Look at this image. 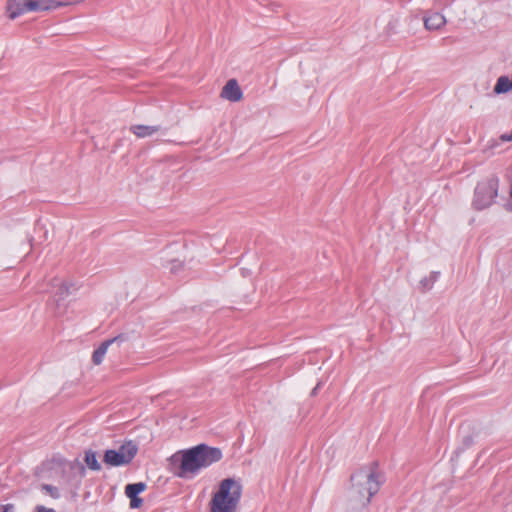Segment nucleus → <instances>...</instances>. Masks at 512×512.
<instances>
[{
	"instance_id": "nucleus-5",
	"label": "nucleus",
	"mask_w": 512,
	"mask_h": 512,
	"mask_svg": "<svg viewBox=\"0 0 512 512\" xmlns=\"http://www.w3.org/2000/svg\"><path fill=\"white\" fill-rule=\"evenodd\" d=\"M243 93L236 79H230L221 91V97L231 102L242 99Z\"/></svg>"
},
{
	"instance_id": "nucleus-2",
	"label": "nucleus",
	"mask_w": 512,
	"mask_h": 512,
	"mask_svg": "<svg viewBox=\"0 0 512 512\" xmlns=\"http://www.w3.org/2000/svg\"><path fill=\"white\" fill-rule=\"evenodd\" d=\"M377 463L371 468H361L351 475L352 490L361 505L367 506L378 493L383 481L376 471Z\"/></svg>"
},
{
	"instance_id": "nucleus-13",
	"label": "nucleus",
	"mask_w": 512,
	"mask_h": 512,
	"mask_svg": "<svg viewBox=\"0 0 512 512\" xmlns=\"http://www.w3.org/2000/svg\"><path fill=\"white\" fill-rule=\"evenodd\" d=\"M510 90H512V79L510 80L507 76H500L494 86V93L503 94Z\"/></svg>"
},
{
	"instance_id": "nucleus-10",
	"label": "nucleus",
	"mask_w": 512,
	"mask_h": 512,
	"mask_svg": "<svg viewBox=\"0 0 512 512\" xmlns=\"http://www.w3.org/2000/svg\"><path fill=\"white\" fill-rule=\"evenodd\" d=\"M160 130L161 126L159 125H132L130 127V131L138 138L152 136L153 134L159 132Z\"/></svg>"
},
{
	"instance_id": "nucleus-1",
	"label": "nucleus",
	"mask_w": 512,
	"mask_h": 512,
	"mask_svg": "<svg viewBox=\"0 0 512 512\" xmlns=\"http://www.w3.org/2000/svg\"><path fill=\"white\" fill-rule=\"evenodd\" d=\"M223 457L222 450L207 444H198L189 449L179 451L171 457L173 464L178 463L175 475L183 479H191L206 469L219 462Z\"/></svg>"
},
{
	"instance_id": "nucleus-4",
	"label": "nucleus",
	"mask_w": 512,
	"mask_h": 512,
	"mask_svg": "<svg viewBox=\"0 0 512 512\" xmlns=\"http://www.w3.org/2000/svg\"><path fill=\"white\" fill-rule=\"evenodd\" d=\"M498 194V180L487 179L477 184L474 191L473 206L476 210L488 208L494 202Z\"/></svg>"
},
{
	"instance_id": "nucleus-15",
	"label": "nucleus",
	"mask_w": 512,
	"mask_h": 512,
	"mask_svg": "<svg viewBox=\"0 0 512 512\" xmlns=\"http://www.w3.org/2000/svg\"><path fill=\"white\" fill-rule=\"evenodd\" d=\"M440 272L433 271L429 277H424L420 280V286L424 292L432 289L434 283L438 280Z\"/></svg>"
},
{
	"instance_id": "nucleus-9",
	"label": "nucleus",
	"mask_w": 512,
	"mask_h": 512,
	"mask_svg": "<svg viewBox=\"0 0 512 512\" xmlns=\"http://www.w3.org/2000/svg\"><path fill=\"white\" fill-rule=\"evenodd\" d=\"M120 336L114 337L112 339L105 340L102 342L98 348H96L92 354V362L95 365H100L107 353V350L111 344L118 341Z\"/></svg>"
},
{
	"instance_id": "nucleus-21",
	"label": "nucleus",
	"mask_w": 512,
	"mask_h": 512,
	"mask_svg": "<svg viewBox=\"0 0 512 512\" xmlns=\"http://www.w3.org/2000/svg\"><path fill=\"white\" fill-rule=\"evenodd\" d=\"M500 140L502 142L512 141V131L510 133H504L500 136Z\"/></svg>"
},
{
	"instance_id": "nucleus-18",
	"label": "nucleus",
	"mask_w": 512,
	"mask_h": 512,
	"mask_svg": "<svg viewBox=\"0 0 512 512\" xmlns=\"http://www.w3.org/2000/svg\"><path fill=\"white\" fill-rule=\"evenodd\" d=\"M42 491H44L46 494H48L49 496H51L54 499L60 498L59 489L53 485L43 484Z\"/></svg>"
},
{
	"instance_id": "nucleus-25",
	"label": "nucleus",
	"mask_w": 512,
	"mask_h": 512,
	"mask_svg": "<svg viewBox=\"0 0 512 512\" xmlns=\"http://www.w3.org/2000/svg\"><path fill=\"white\" fill-rule=\"evenodd\" d=\"M78 466H79V469H80V471H81V474H82V475H84V473H85V467H84L83 465H80V464H78Z\"/></svg>"
},
{
	"instance_id": "nucleus-12",
	"label": "nucleus",
	"mask_w": 512,
	"mask_h": 512,
	"mask_svg": "<svg viewBox=\"0 0 512 512\" xmlns=\"http://www.w3.org/2000/svg\"><path fill=\"white\" fill-rule=\"evenodd\" d=\"M137 451H138V447L133 441L125 442L117 450V452H119L121 455L124 456V459L126 460V464H129L133 460V458L137 454Z\"/></svg>"
},
{
	"instance_id": "nucleus-14",
	"label": "nucleus",
	"mask_w": 512,
	"mask_h": 512,
	"mask_svg": "<svg viewBox=\"0 0 512 512\" xmlns=\"http://www.w3.org/2000/svg\"><path fill=\"white\" fill-rule=\"evenodd\" d=\"M84 461L87 467L93 471H99L101 469V465L97 459V454L93 450H88L85 452Z\"/></svg>"
},
{
	"instance_id": "nucleus-16",
	"label": "nucleus",
	"mask_w": 512,
	"mask_h": 512,
	"mask_svg": "<svg viewBox=\"0 0 512 512\" xmlns=\"http://www.w3.org/2000/svg\"><path fill=\"white\" fill-rule=\"evenodd\" d=\"M146 489V484L144 482H137L128 484L125 487V494L127 497L130 496H139L141 492H143Z\"/></svg>"
},
{
	"instance_id": "nucleus-17",
	"label": "nucleus",
	"mask_w": 512,
	"mask_h": 512,
	"mask_svg": "<svg viewBox=\"0 0 512 512\" xmlns=\"http://www.w3.org/2000/svg\"><path fill=\"white\" fill-rule=\"evenodd\" d=\"M52 286L53 288L57 287L56 294L59 295L60 298H64L66 295L69 294L68 285L60 279H53Z\"/></svg>"
},
{
	"instance_id": "nucleus-23",
	"label": "nucleus",
	"mask_w": 512,
	"mask_h": 512,
	"mask_svg": "<svg viewBox=\"0 0 512 512\" xmlns=\"http://www.w3.org/2000/svg\"><path fill=\"white\" fill-rule=\"evenodd\" d=\"M35 512H56L53 508H47L45 506L39 505L36 507Z\"/></svg>"
},
{
	"instance_id": "nucleus-11",
	"label": "nucleus",
	"mask_w": 512,
	"mask_h": 512,
	"mask_svg": "<svg viewBox=\"0 0 512 512\" xmlns=\"http://www.w3.org/2000/svg\"><path fill=\"white\" fill-rule=\"evenodd\" d=\"M103 460L107 465L113 467L126 465V460L124 459V456L114 449L106 450Z\"/></svg>"
},
{
	"instance_id": "nucleus-7",
	"label": "nucleus",
	"mask_w": 512,
	"mask_h": 512,
	"mask_svg": "<svg viewBox=\"0 0 512 512\" xmlns=\"http://www.w3.org/2000/svg\"><path fill=\"white\" fill-rule=\"evenodd\" d=\"M61 6L60 3H56L51 0H27L26 9L30 11H48Z\"/></svg>"
},
{
	"instance_id": "nucleus-3",
	"label": "nucleus",
	"mask_w": 512,
	"mask_h": 512,
	"mask_svg": "<svg viewBox=\"0 0 512 512\" xmlns=\"http://www.w3.org/2000/svg\"><path fill=\"white\" fill-rule=\"evenodd\" d=\"M242 495L241 484L233 478H226L210 501V512H237Z\"/></svg>"
},
{
	"instance_id": "nucleus-20",
	"label": "nucleus",
	"mask_w": 512,
	"mask_h": 512,
	"mask_svg": "<svg viewBox=\"0 0 512 512\" xmlns=\"http://www.w3.org/2000/svg\"><path fill=\"white\" fill-rule=\"evenodd\" d=\"M0 512H14V505L10 503L0 505Z\"/></svg>"
},
{
	"instance_id": "nucleus-8",
	"label": "nucleus",
	"mask_w": 512,
	"mask_h": 512,
	"mask_svg": "<svg viewBox=\"0 0 512 512\" xmlns=\"http://www.w3.org/2000/svg\"><path fill=\"white\" fill-rule=\"evenodd\" d=\"M446 18L439 12H430L424 17V25L428 30H437L444 26Z\"/></svg>"
},
{
	"instance_id": "nucleus-19",
	"label": "nucleus",
	"mask_w": 512,
	"mask_h": 512,
	"mask_svg": "<svg viewBox=\"0 0 512 512\" xmlns=\"http://www.w3.org/2000/svg\"><path fill=\"white\" fill-rule=\"evenodd\" d=\"M128 498L130 499V508L132 509L139 508L143 503L142 498H140L139 496H130Z\"/></svg>"
},
{
	"instance_id": "nucleus-6",
	"label": "nucleus",
	"mask_w": 512,
	"mask_h": 512,
	"mask_svg": "<svg viewBox=\"0 0 512 512\" xmlns=\"http://www.w3.org/2000/svg\"><path fill=\"white\" fill-rule=\"evenodd\" d=\"M26 2L27 0H7L6 8L8 17L11 20H14L17 17L27 13L28 9H26Z\"/></svg>"
},
{
	"instance_id": "nucleus-24",
	"label": "nucleus",
	"mask_w": 512,
	"mask_h": 512,
	"mask_svg": "<svg viewBox=\"0 0 512 512\" xmlns=\"http://www.w3.org/2000/svg\"><path fill=\"white\" fill-rule=\"evenodd\" d=\"M319 387H320V384H317V385L312 389V391H311V395H312V396H315V395L317 394Z\"/></svg>"
},
{
	"instance_id": "nucleus-22",
	"label": "nucleus",
	"mask_w": 512,
	"mask_h": 512,
	"mask_svg": "<svg viewBox=\"0 0 512 512\" xmlns=\"http://www.w3.org/2000/svg\"><path fill=\"white\" fill-rule=\"evenodd\" d=\"M473 444V438L472 436H466L463 438V445L465 448L470 447Z\"/></svg>"
}]
</instances>
